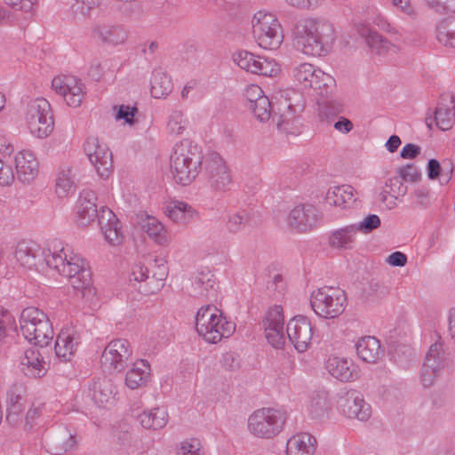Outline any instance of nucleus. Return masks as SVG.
I'll return each mask as SVG.
<instances>
[{
	"label": "nucleus",
	"instance_id": "nucleus-36",
	"mask_svg": "<svg viewBox=\"0 0 455 455\" xmlns=\"http://www.w3.org/2000/svg\"><path fill=\"white\" fill-rule=\"evenodd\" d=\"M155 263L156 270L154 271L152 275L147 280V284H140L138 288L139 292L143 295L154 294L160 291L168 275L167 266L164 259H156Z\"/></svg>",
	"mask_w": 455,
	"mask_h": 455
},
{
	"label": "nucleus",
	"instance_id": "nucleus-31",
	"mask_svg": "<svg viewBox=\"0 0 455 455\" xmlns=\"http://www.w3.org/2000/svg\"><path fill=\"white\" fill-rule=\"evenodd\" d=\"M358 35L363 38L371 52L377 54H384L395 46L378 32L372 30L365 24H359L356 28Z\"/></svg>",
	"mask_w": 455,
	"mask_h": 455
},
{
	"label": "nucleus",
	"instance_id": "nucleus-1",
	"mask_svg": "<svg viewBox=\"0 0 455 455\" xmlns=\"http://www.w3.org/2000/svg\"><path fill=\"white\" fill-rule=\"evenodd\" d=\"M15 258L28 268L47 267L68 278L75 290L83 295L91 291L92 275L85 259L65 247L61 241L54 239L44 246L34 241L20 242L16 247Z\"/></svg>",
	"mask_w": 455,
	"mask_h": 455
},
{
	"label": "nucleus",
	"instance_id": "nucleus-11",
	"mask_svg": "<svg viewBox=\"0 0 455 455\" xmlns=\"http://www.w3.org/2000/svg\"><path fill=\"white\" fill-rule=\"evenodd\" d=\"M204 175L207 186L215 195H223L229 190L232 182L230 171L220 154H208L204 159Z\"/></svg>",
	"mask_w": 455,
	"mask_h": 455
},
{
	"label": "nucleus",
	"instance_id": "nucleus-64",
	"mask_svg": "<svg viewBox=\"0 0 455 455\" xmlns=\"http://www.w3.org/2000/svg\"><path fill=\"white\" fill-rule=\"evenodd\" d=\"M24 395V386L22 384H14L8 392L7 403H21Z\"/></svg>",
	"mask_w": 455,
	"mask_h": 455
},
{
	"label": "nucleus",
	"instance_id": "nucleus-59",
	"mask_svg": "<svg viewBox=\"0 0 455 455\" xmlns=\"http://www.w3.org/2000/svg\"><path fill=\"white\" fill-rule=\"evenodd\" d=\"M397 172L403 181L416 182L420 177V172L413 164H407L399 168Z\"/></svg>",
	"mask_w": 455,
	"mask_h": 455
},
{
	"label": "nucleus",
	"instance_id": "nucleus-56",
	"mask_svg": "<svg viewBox=\"0 0 455 455\" xmlns=\"http://www.w3.org/2000/svg\"><path fill=\"white\" fill-rule=\"evenodd\" d=\"M381 224L380 219L376 214H370L363 220L357 224H354L356 228V232L362 231L365 234L371 232L378 228Z\"/></svg>",
	"mask_w": 455,
	"mask_h": 455
},
{
	"label": "nucleus",
	"instance_id": "nucleus-50",
	"mask_svg": "<svg viewBox=\"0 0 455 455\" xmlns=\"http://www.w3.org/2000/svg\"><path fill=\"white\" fill-rule=\"evenodd\" d=\"M254 116L260 122H266L269 120L271 116V102L268 98H262L258 102L250 105L249 107Z\"/></svg>",
	"mask_w": 455,
	"mask_h": 455
},
{
	"label": "nucleus",
	"instance_id": "nucleus-4",
	"mask_svg": "<svg viewBox=\"0 0 455 455\" xmlns=\"http://www.w3.org/2000/svg\"><path fill=\"white\" fill-rule=\"evenodd\" d=\"M196 329L205 341L216 344L223 338L230 337L235 330V324L228 321L217 307L206 305L197 311Z\"/></svg>",
	"mask_w": 455,
	"mask_h": 455
},
{
	"label": "nucleus",
	"instance_id": "nucleus-49",
	"mask_svg": "<svg viewBox=\"0 0 455 455\" xmlns=\"http://www.w3.org/2000/svg\"><path fill=\"white\" fill-rule=\"evenodd\" d=\"M329 408L330 403L326 394L321 393L312 398L309 411L312 418H320L328 411Z\"/></svg>",
	"mask_w": 455,
	"mask_h": 455
},
{
	"label": "nucleus",
	"instance_id": "nucleus-43",
	"mask_svg": "<svg viewBox=\"0 0 455 455\" xmlns=\"http://www.w3.org/2000/svg\"><path fill=\"white\" fill-rule=\"evenodd\" d=\"M4 3L11 8V13L16 14L23 19H20V25H23L33 16L35 6L37 0H4Z\"/></svg>",
	"mask_w": 455,
	"mask_h": 455
},
{
	"label": "nucleus",
	"instance_id": "nucleus-60",
	"mask_svg": "<svg viewBox=\"0 0 455 455\" xmlns=\"http://www.w3.org/2000/svg\"><path fill=\"white\" fill-rule=\"evenodd\" d=\"M341 112L340 106H336L331 101L324 102L320 108V116L328 122Z\"/></svg>",
	"mask_w": 455,
	"mask_h": 455
},
{
	"label": "nucleus",
	"instance_id": "nucleus-47",
	"mask_svg": "<svg viewBox=\"0 0 455 455\" xmlns=\"http://www.w3.org/2000/svg\"><path fill=\"white\" fill-rule=\"evenodd\" d=\"M250 216L245 211L230 213L228 216L226 228L230 233H237L243 230L249 223Z\"/></svg>",
	"mask_w": 455,
	"mask_h": 455
},
{
	"label": "nucleus",
	"instance_id": "nucleus-39",
	"mask_svg": "<svg viewBox=\"0 0 455 455\" xmlns=\"http://www.w3.org/2000/svg\"><path fill=\"white\" fill-rule=\"evenodd\" d=\"M141 228L158 244H165L169 241L167 230L155 217L146 215L140 221Z\"/></svg>",
	"mask_w": 455,
	"mask_h": 455
},
{
	"label": "nucleus",
	"instance_id": "nucleus-17",
	"mask_svg": "<svg viewBox=\"0 0 455 455\" xmlns=\"http://www.w3.org/2000/svg\"><path fill=\"white\" fill-rule=\"evenodd\" d=\"M287 336L294 347L300 353L306 351L313 337V328L304 315L291 319L286 327Z\"/></svg>",
	"mask_w": 455,
	"mask_h": 455
},
{
	"label": "nucleus",
	"instance_id": "nucleus-30",
	"mask_svg": "<svg viewBox=\"0 0 455 455\" xmlns=\"http://www.w3.org/2000/svg\"><path fill=\"white\" fill-rule=\"evenodd\" d=\"M44 365L45 362L36 348L27 349L21 357L20 369L30 378L43 377L46 372Z\"/></svg>",
	"mask_w": 455,
	"mask_h": 455
},
{
	"label": "nucleus",
	"instance_id": "nucleus-2",
	"mask_svg": "<svg viewBox=\"0 0 455 455\" xmlns=\"http://www.w3.org/2000/svg\"><path fill=\"white\" fill-rule=\"evenodd\" d=\"M335 40L336 32L333 24L323 18H302L294 25V44L306 55L326 56Z\"/></svg>",
	"mask_w": 455,
	"mask_h": 455
},
{
	"label": "nucleus",
	"instance_id": "nucleus-27",
	"mask_svg": "<svg viewBox=\"0 0 455 455\" xmlns=\"http://www.w3.org/2000/svg\"><path fill=\"white\" fill-rule=\"evenodd\" d=\"M435 125L442 131L452 128L455 122V102L451 94H444L441 97L438 106L434 112Z\"/></svg>",
	"mask_w": 455,
	"mask_h": 455
},
{
	"label": "nucleus",
	"instance_id": "nucleus-54",
	"mask_svg": "<svg viewBox=\"0 0 455 455\" xmlns=\"http://www.w3.org/2000/svg\"><path fill=\"white\" fill-rule=\"evenodd\" d=\"M392 5L397 12H402L410 19L415 20L418 17V11L411 0H391Z\"/></svg>",
	"mask_w": 455,
	"mask_h": 455
},
{
	"label": "nucleus",
	"instance_id": "nucleus-61",
	"mask_svg": "<svg viewBox=\"0 0 455 455\" xmlns=\"http://www.w3.org/2000/svg\"><path fill=\"white\" fill-rule=\"evenodd\" d=\"M138 109L136 107H130L125 105H121L116 114V119H123L126 124H134V116Z\"/></svg>",
	"mask_w": 455,
	"mask_h": 455
},
{
	"label": "nucleus",
	"instance_id": "nucleus-9",
	"mask_svg": "<svg viewBox=\"0 0 455 455\" xmlns=\"http://www.w3.org/2000/svg\"><path fill=\"white\" fill-rule=\"evenodd\" d=\"M25 120L31 134L39 139L48 137L54 128L51 105L44 98H36L28 103Z\"/></svg>",
	"mask_w": 455,
	"mask_h": 455
},
{
	"label": "nucleus",
	"instance_id": "nucleus-25",
	"mask_svg": "<svg viewBox=\"0 0 455 455\" xmlns=\"http://www.w3.org/2000/svg\"><path fill=\"white\" fill-rule=\"evenodd\" d=\"M15 165L17 178L24 184H29L38 173V162L31 151H20L15 156Z\"/></svg>",
	"mask_w": 455,
	"mask_h": 455
},
{
	"label": "nucleus",
	"instance_id": "nucleus-23",
	"mask_svg": "<svg viewBox=\"0 0 455 455\" xmlns=\"http://www.w3.org/2000/svg\"><path fill=\"white\" fill-rule=\"evenodd\" d=\"M190 294L196 298L215 299L217 283L214 275L210 270L198 271L191 279Z\"/></svg>",
	"mask_w": 455,
	"mask_h": 455
},
{
	"label": "nucleus",
	"instance_id": "nucleus-16",
	"mask_svg": "<svg viewBox=\"0 0 455 455\" xmlns=\"http://www.w3.org/2000/svg\"><path fill=\"white\" fill-rule=\"evenodd\" d=\"M446 365L443 345L434 343L430 346L425 362L420 371V379L424 387H427L434 384L435 379L439 376L441 371Z\"/></svg>",
	"mask_w": 455,
	"mask_h": 455
},
{
	"label": "nucleus",
	"instance_id": "nucleus-52",
	"mask_svg": "<svg viewBox=\"0 0 455 455\" xmlns=\"http://www.w3.org/2000/svg\"><path fill=\"white\" fill-rule=\"evenodd\" d=\"M187 124L183 114L180 111H172L169 116L167 129L172 134H181Z\"/></svg>",
	"mask_w": 455,
	"mask_h": 455
},
{
	"label": "nucleus",
	"instance_id": "nucleus-48",
	"mask_svg": "<svg viewBox=\"0 0 455 455\" xmlns=\"http://www.w3.org/2000/svg\"><path fill=\"white\" fill-rule=\"evenodd\" d=\"M74 190V180L71 170L61 171L56 180V193L59 197H64Z\"/></svg>",
	"mask_w": 455,
	"mask_h": 455
},
{
	"label": "nucleus",
	"instance_id": "nucleus-8",
	"mask_svg": "<svg viewBox=\"0 0 455 455\" xmlns=\"http://www.w3.org/2000/svg\"><path fill=\"white\" fill-rule=\"evenodd\" d=\"M286 421V412L274 408L256 410L248 419V429L259 438H273L283 427Z\"/></svg>",
	"mask_w": 455,
	"mask_h": 455
},
{
	"label": "nucleus",
	"instance_id": "nucleus-40",
	"mask_svg": "<svg viewBox=\"0 0 455 455\" xmlns=\"http://www.w3.org/2000/svg\"><path fill=\"white\" fill-rule=\"evenodd\" d=\"M283 107L286 108L285 111L276 116L274 114L273 119L277 118V128L285 133L294 134L295 131H293L292 125L296 121V114L300 112L303 108L299 105H292L288 103V100H285L283 103H282Z\"/></svg>",
	"mask_w": 455,
	"mask_h": 455
},
{
	"label": "nucleus",
	"instance_id": "nucleus-3",
	"mask_svg": "<svg viewBox=\"0 0 455 455\" xmlns=\"http://www.w3.org/2000/svg\"><path fill=\"white\" fill-rule=\"evenodd\" d=\"M204 155L201 148L189 140L175 144L170 159L172 179L177 184L188 186L202 170Z\"/></svg>",
	"mask_w": 455,
	"mask_h": 455
},
{
	"label": "nucleus",
	"instance_id": "nucleus-33",
	"mask_svg": "<svg viewBox=\"0 0 455 455\" xmlns=\"http://www.w3.org/2000/svg\"><path fill=\"white\" fill-rule=\"evenodd\" d=\"M355 349L359 358L369 363H376L383 353L379 340L372 336L361 338L355 344Z\"/></svg>",
	"mask_w": 455,
	"mask_h": 455
},
{
	"label": "nucleus",
	"instance_id": "nucleus-5",
	"mask_svg": "<svg viewBox=\"0 0 455 455\" xmlns=\"http://www.w3.org/2000/svg\"><path fill=\"white\" fill-rule=\"evenodd\" d=\"M20 325L25 339L36 346L46 347L53 338V329L47 315L37 307L24 308Z\"/></svg>",
	"mask_w": 455,
	"mask_h": 455
},
{
	"label": "nucleus",
	"instance_id": "nucleus-21",
	"mask_svg": "<svg viewBox=\"0 0 455 455\" xmlns=\"http://www.w3.org/2000/svg\"><path fill=\"white\" fill-rule=\"evenodd\" d=\"M96 194L92 190L84 189L80 193L76 203V216L79 226L85 227L99 220L100 210H98Z\"/></svg>",
	"mask_w": 455,
	"mask_h": 455
},
{
	"label": "nucleus",
	"instance_id": "nucleus-32",
	"mask_svg": "<svg viewBox=\"0 0 455 455\" xmlns=\"http://www.w3.org/2000/svg\"><path fill=\"white\" fill-rule=\"evenodd\" d=\"M316 439L308 433H300L291 436L286 444L287 455H313Z\"/></svg>",
	"mask_w": 455,
	"mask_h": 455
},
{
	"label": "nucleus",
	"instance_id": "nucleus-45",
	"mask_svg": "<svg viewBox=\"0 0 455 455\" xmlns=\"http://www.w3.org/2000/svg\"><path fill=\"white\" fill-rule=\"evenodd\" d=\"M172 82L165 74L156 71L151 79V94L154 98H161L168 95L172 91Z\"/></svg>",
	"mask_w": 455,
	"mask_h": 455
},
{
	"label": "nucleus",
	"instance_id": "nucleus-29",
	"mask_svg": "<svg viewBox=\"0 0 455 455\" xmlns=\"http://www.w3.org/2000/svg\"><path fill=\"white\" fill-rule=\"evenodd\" d=\"M328 372L342 382L353 381L358 377L355 366L351 361L340 357H330L325 363Z\"/></svg>",
	"mask_w": 455,
	"mask_h": 455
},
{
	"label": "nucleus",
	"instance_id": "nucleus-22",
	"mask_svg": "<svg viewBox=\"0 0 455 455\" xmlns=\"http://www.w3.org/2000/svg\"><path fill=\"white\" fill-rule=\"evenodd\" d=\"M116 393L113 381L106 376L94 378L89 386V395L99 407L111 404Z\"/></svg>",
	"mask_w": 455,
	"mask_h": 455
},
{
	"label": "nucleus",
	"instance_id": "nucleus-44",
	"mask_svg": "<svg viewBox=\"0 0 455 455\" xmlns=\"http://www.w3.org/2000/svg\"><path fill=\"white\" fill-rule=\"evenodd\" d=\"M99 37L105 43L117 45L124 43L127 33L121 26H103L98 29Z\"/></svg>",
	"mask_w": 455,
	"mask_h": 455
},
{
	"label": "nucleus",
	"instance_id": "nucleus-38",
	"mask_svg": "<svg viewBox=\"0 0 455 455\" xmlns=\"http://www.w3.org/2000/svg\"><path fill=\"white\" fill-rule=\"evenodd\" d=\"M166 214L174 222L184 225L190 222L198 213L188 204L174 201L166 207Z\"/></svg>",
	"mask_w": 455,
	"mask_h": 455
},
{
	"label": "nucleus",
	"instance_id": "nucleus-24",
	"mask_svg": "<svg viewBox=\"0 0 455 455\" xmlns=\"http://www.w3.org/2000/svg\"><path fill=\"white\" fill-rule=\"evenodd\" d=\"M99 227L105 239L112 245L121 243L123 240V233L118 219L115 213L108 207L100 208V214L99 216Z\"/></svg>",
	"mask_w": 455,
	"mask_h": 455
},
{
	"label": "nucleus",
	"instance_id": "nucleus-41",
	"mask_svg": "<svg viewBox=\"0 0 455 455\" xmlns=\"http://www.w3.org/2000/svg\"><path fill=\"white\" fill-rule=\"evenodd\" d=\"M436 39L445 47L455 48V15L441 20L435 27Z\"/></svg>",
	"mask_w": 455,
	"mask_h": 455
},
{
	"label": "nucleus",
	"instance_id": "nucleus-37",
	"mask_svg": "<svg viewBox=\"0 0 455 455\" xmlns=\"http://www.w3.org/2000/svg\"><path fill=\"white\" fill-rule=\"evenodd\" d=\"M138 420L146 429L157 430L164 427L168 421V413L164 409L154 408L138 415Z\"/></svg>",
	"mask_w": 455,
	"mask_h": 455
},
{
	"label": "nucleus",
	"instance_id": "nucleus-6",
	"mask_svg": "<svg viewBox=\"0 0 455 455\" xmlns=\"http://www.w3.org/2000/svg\"><path fill=\"white\" fill-rule=\"evenodd\" d=\"M252 34L258 45L266 50H276L283 41L282 26L272 13L258 12L252 20Z\"/></svg>",
	"mask_w": 455,
	"mask_h": 455
},
{
	"label": "nucleus",
	"instance_id": "nucleus-12",
	"mask_svg": "<svg viewBox=\"0 0 455 455\" xmlns=\"http://www.w3.org/2000/svg\"><path fill=\"white\" fill-rule=\"evenodd\" d=\"M132 348L124 339L111 340L101 354L102 367L108 371L121 372L132 361Z\"/></svg>",
	"mask_w": 455,
	"mask_h": 455
},
{
	"label": "nucleus",
	"instance_id": "nucleus-18",
	"mask_svg": "<svg viewBox=\"0 0 455 455\" xmlns=\"http://www.w3.org/2000/svg\"><path fill=\"white\" fill-rule=\"evenodd\" d=\"M338 403L341 413L347 418L366 421L371 416L370 404L355 390L347 392L339 399Z\"/></svg>",
	"mask_w": 455,
	"mask_h": 455
},
{
	"label": "nucleus",
	"instance_id": "nucleus-58",
	"mask_svg": "<svg viewBox=\"0 0 455 455\" xmlns=\"http://www.w3.org/2000/svg\"><path fill=\"white\" fill-rule=\"evenodd\" d=\"M150 277L148 275V267H144L141 264H136L132 267V274L130 275V282H135L139 283L137 289L141 285L147 284V280Z\"/></svg>",
	"mask_w": 455,
	"mask_h": 455
},
{
	"label": "nucleus",
	"instance_id": "nucleus-63",
	"mask_svg": "<svg viewBox=\"0 0 455 455\" xmlns=\"http://www.w3.org/2000/svg\"><path fill=\"white\" fill-rule=\"evenodd\" d=\"M244 96L250 102V105L258 102L262 98H267V96L264 95L262 89L256 84H251L247 86L244 92Z\"/></svg>",
	"mask_w": 455,
	"mask_h": 455
},
{
	"label": "nucleus",
	"instance_id": "nucleus-26",
	"mask_svg": "<svg viewBox=\"0 0 455 455\" xmlns=\"http://www.w3.org/2000/svg\"><path fill=\"white\" fill-rule=\"evenodd\" d=\"M79 343L80 338L75 330L62 329L55 341L56 356L64 362L70 361Z\"/></svg>",
	"mask_w": 455,
	"mask_h": 455
},
{
	"label": "nucleus",
	"instance_id": "nucleus-62",
	"mask_svg": "<svg viewBox=\"0 0 455 455\" xmlns=\"http://www.w3.org/2000/svg\"><path fill=\"white\" fill-rule=\"evenodd\" d=\"M43 406L38 405L33 406L28 411L25 418V427L28 429L32 428L34 425L37 424V419L43 415Z\"/></svg>",
	"mask_w": 455,
	"mask_h": 455
},
{
	"label": "nucleus",
	"instance_id": "nucleus-19",
	"mask_svg": "<svg viewBox=\"0 0 455 455\" xmlns=\"http://www.w3.org/2000/svg\"><path fill=\"white\" fill-rule=\"evenodd\" d=\"M283 315L280 306L269 309L264 321V328L267 341L275 347L284 344Z\"/></svg>",
	"mask_w": 455,
	"mask_h": 455
},
{
	"label": "nucleus",
	"instance_id": "nucleus-35",
	"mask_svg": "<svg viewBox=\"0 0 455 455\" xmlns=\"http://www.w3.org/2000/svg\"><path fill=\"white\" fill-rule=\"evenodd\" d=\"M356 228L355 225H348L331 232L329 236L331 247L339 250L352 249L355 243Z\"/></svg>",
	"mask_w": 455,
	"mask_h": 455
},
{
	"label": "nucleus",
	"instance_id": "nucleus-7",
	"mask_svg": "<svg viewBox=\"0 0 455 455\" xmlns=\"http://www.w3.org/2000/svg\"><path fill=\"white\" fill-rule=\"evenodd\" d=\"M310 304L317 315L331 319L344 312L347 296L345 291L339 287L323 286L312 292Z\"/></svg>",
	"mask_w": 455,
	"mask_h": 455
},
{
	"label": "nucleus",
	"instance_id": "nucleus-55",
	"mask_svg": "<svg viewBox=\"0 0 455 455\" xmlns=\"http://www.w3.org/2000/svg\"><path fill=\"white\" fill-rule=\"evenodd\" d=\"M178 455H204L200 441L190 439L180 443Z\"/></svg>",
	"mask_w": 455,
	"mask_h": 455
},
{
	"label": "nucleus",
	"instance_id": "nucleus-10",
	"mask_svg": "<svg viewBox=\"0 0 455 455\" xmlns=\"http://www.w3.org/2000/svg\"><path fill=\"white\" fill-rule=\"evenodd\" d=\"M293 78L305 88H312L321 96H328L335 87V79L310 63H300L292 69Z\"/></svg>",
	"mask_w": 455,
	"mask_h": 455
},
{
	"label": "nucleus",
	"instance_id": "nucleus-46",
	"mask_svg": "<svg viewBox=\"0 0 455 455\" xmlns=\"http://www.w3.org/2000/svg\"><path fill=\"white\" fill-rule=\"evenodd\" d=\"M100 5V0H75L71 5L73 18L77 20L91 17L92 12Z\"/></svg>",
	"mask_w": 455,
	"mask_h": 455
},
{
	"label": "nucleus",
	"instance_id": "nucleus-51",
	"mask_svg": "<svg viewBox=\"0 0 455 455\" xmlns=\"http://www.w3.org/2000/svg\"><path fill=\"white\" fill-rule=\"evenodd\" d=\"M385 187L386 192L395 199L405 196L407 193V186L403 184V180L399 175L388 179Z\"/></svg>",
	"mask_w": 455,
	"mask_h": 455
},
{
	"label": "nucleus",
	"instance_id": "nucleus-20",
	"mask_svg": "<svg viewBox=\"0 0 455 455\" xmlns=\"http://www.w3.org/2000/svg\"><path fill=\"white\" fill-rule=\"evenodd\" d=\"M76 436L67 427L52 429L45 440L48 452L52 455H62L76 447Z\"/></svg>",
	"mask_w": 455,
	"mask_h": 455
},
{
	"label": "nucleus",
	"instance_id": "nucleus-53",
	"mask_svg": "<svg viewBox=\"0 0 455 455\" xmlns=\"http://www.w3.org/2000/svg\"><path fill=\"white\" fill-rule=\"evenodd\" d=\"M426 5L439 14L455 13V0H424Z\"/></svg>",
	"mask_w": 455,
	"mask_h": 455
},
{
	"label": "nucleus",
	"instance_id": "nucleus-42",
	"mask_svg": "<svg viewBox=\"0 0 455 455\" xmlns=\"http://www.w3.org/2000/svg\"><path fill=\"white\" fill-rule=\"evenodd\" d=\"M353 188L348 185L330 188L326 193L327 204L333 206H344L353 199Z\"/></svg>",
	"mask_w": 455,
	"mask_h": 455
},
{
	"label": "nucleus",
	"instance_id": "nucleus-28",
	"mask_svg": "<svg viewBox=\"0 0 455 455\" xmlns=\"http://www.w3.org/2000/svg\"><path fill=\"white\" fill-rule=\"evenodd\" d=\"M316 218V209L311 204H300L292 209L288 217V223L300 232L312 228Z\"/></svg>",
	"mask_w": 455,
	"mask_h": 455
},
{
	"label": "nucleus",
	"instance_id": "nucleus-57",
	"mask_svg": "<svg viewBox=\"0 0 455 455\" xmlns=\"http://www.w3.org/2000/svg\"><path fill=\"white\" fill-rule=\"evenodd\" d=\"M220 363L221 366L227 371H238L241 367L240 356L235 352H227L222 355Z\"/></svg>",
	"mask_w": 455,
	"mask_h": 455
},
{
	"label": "nucleus",
	"instance_id": "nucleus-13",
	"mask_svg": "<svg viewBox=\"0 0 455 455\" xmlns=\"http://www.w3.org/2000/svg\"><path fill=\"white\" fill-rule=\"evenodd\" d=\"M84 151L99 176L107 179L113 168L112 152L108 146L98 137L90 136L84 144Z\"/></svg>",
	"mask_w": 455,
	"mask_h": 455
},
{
	"label": "nucleus",
	"instance_id": "nucleus-15",
	"mask_svg": "<svg viewBox=\"0 0 455 455\" xmlns=\"http://www.w3.org/2000/svg\"><path fill=\"white\" fill-rule=\"evenodd\" d=\"M52 88L61 95L70 107L76 108L80 106L84 99V85L76 76H58L52 79Z\"/></svg>",
	"mask_w": 455,
	"mask_h": 455
},
{
	"label": "nucleus",
	"instance_id": "nucleus-34",
	"mask_svg": "<svg viewBox=\"0 0 455 455\" xmlns=\"http://www.w3.org/2000/svg\"><path fill=\"white\" fill-rule=\"evenodd\" d=\"M150 377V366L146 360H140L132 363V367L126 372L125 385L131 389H137L145 386Z\"/></svg>",
	"mask_w": 455,
	"mask_h": 455
},
{
	"label": "nucleus",
	"instance_id": "nucleus-14",
	"mask_svg": "<svg viewBox=\"0 0 455 455\" xmlns=\"http://www.w3.org/2000/svg\"><path fill=\"white\" fill-rule=\"evenodd\" d=\"M234 62L241 68L264 76H275L279 67L273 59L254 55L247 51H238L233 54Z\"/></svg>",
	"mask_w": 455,
	"mask_h": 455
}]
</instances>
